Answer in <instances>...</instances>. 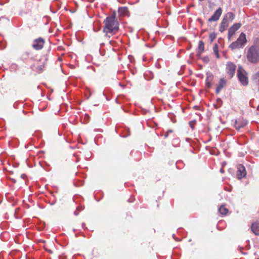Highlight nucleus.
Listing matches in <instances>:
<instances>
[{
	"instance_id": "20",
	"label": "nucleus",
	"mask_w": 259,
	"mask_h": 259,
	"mask_svg": "<svg viewBox=\"0 0 259 259\" xmlns=\"http://www.w3.org/2000/svg\"><path fill=\"white\" fill-rule=\"evenodd\" d=\"M212 78L213 77L212 76H210L207 77V78L206 79V83H205L206 87H207L208 88H210L211 87V82L212 79Z\"/></svg>"
},
{
	"instance_id": "14",
	"label": "nucleus",
	"mask_w": 259,
	"mask_h": 259,
	"mask_svg": "<svg viewBox=\"0 0 259 259\" xmlns=\"http://www.w3.org/2000/svg\"><path fill=\"white\" fill-rule=\"evenodd\" d=\"M118 13L119 16L121 17L129 16L130 15L128 8L126 7L119 8L118 10Z\"/></svg>"
},
{
	"instance_id": "26",
	"label": "nucleus",
	"mask_w": 259,
	"mask_h": 259,
	"mask_svg": "<svg viewBox=\"0 0 259 259\" xmlns=\"http://www.w3.org/2000/svg\"><path fill=\"white\" fill-rule=\"evenodd\" d=\"M257 259H259V258H257Z\"/></svg>"
},
{
	"instance_id": "19",
	"label": "nucleus",
	"mask_w": 259,
	"mask_h": 259,
	"mask_svg": "<svg viewBox=\"0 0 259 259\" xmlns=\"http://www.w3.org/2000/svg\"><path fill=\"white\" fill-rule=\"evenodd\" d=\"M213 53H214L216 57L219 59L220 58V56H219V47H218V45L215 44L214 46L213 47Z\"/></svg>"
},
{
	"instance_id": "5",
	"label": "nucleus",
	"mask_w": 259,
	"mask_h": 259,
	"mask_svg": "<svg viewBox=\"0 0 259 259\" xmlns=\"http://www.w3.org/2000/svg\"><path fill=\"white\" fill-rule=\"evenodd\" d=\"M246 35L244 33H241L237 40L233 42L230 45V48L232 49H235L236 48H239L246 42Z\"/></svg>"
},
{
	"instance_id": "17",
	"label": "nucleus",
	"mask_w": 259,
	"mask_h": 259,
	"mask_svg": "<svg viewBox=\"0 0 259 259\" xmlns=\"http://www.w3.org/2000/svg\"><path fill=\"white\" fill-rule=\"evenodd\" d=\"M219 212L222 215H226L229 211L228 209L226 207L225 205H222L219 208Z\"/></svg>"
},
{
	"instance_id": "21",
	"label": "nucleus",
	"mask_w": 259,
	"mask_h": 259,
	"mask_svg": "<svg viewBox=\"0 0 259 259\" xmlns=\"http://www.w3.org/2000/svg\"><path fill=\"white\" fill-rule=\"evenodd\" d=\"M217 34L215 32L211 33L209 35V38L210 42H212L216 38Z\"/></svg>"
},
{
	"instance_id": "24",
	"label": "nucleus",
	"mask_w": 259,
	"mask_h": 259,
	"mask_svg": "<svg viewBox=\"0 0 259 259\" xmlns=\"http://www.w3.org/2000/svg\"><path fill=\"white\" fill-rule=\"evenodd\" d=\"M220 172H221V173H224V169H223V168H221V169H220Z\"/></svg>"
},
{
	"instance_id": "15",
	"label": "nucleus",
	"mask_w": 259,
	"mask_h": 259,
	"mask_svg": "<svg viewBox=\"0 0 259 259\" xmlns=\"http://www.w3.org/2000/svg\"><path fill=\"white\" fill-rule=\"evenodd\" d=\"M251 229L255 235H259V221L253 223L251 226Z\"/></svg>"
},
{
	"instance_id": "25",
	"label": "nucleus",
	"mask_w": 259,
	"mask_h": 259,
	"mask_svg": "<svg viewBox=\"0 0 259 259\" xmlns=\"http://www.w3.org/2000/svg\"><path fill=\"white\" fill-rule=\"evenodd\" d=\"M198 1H200V2H202V1H203L204 0H198Z\"/></svg>"
},
{
	"instance_id": "8",
	"label": "nucleus",
	"mask_w": 259,
	"mask_h": 259,
	"mask_svg": "<svg viewBox=\"0 0 259 259\" xmlns=\"http://www.w3.org/2000/svg\"><path fill=\"white\" fill-rule=\"evenodd\" d=\"M246 176V171L245 167L242 164L237 165V177L238 179H241Z\"/></svg>"
},
{
	"instance_id": "6",
	"label": "nucleus",
	"mask_w": 259,
	"mask_h": 259,
	"mask_svg": "<svg viewBox=\"0 0 259 259\" xmlns=\"http://www.w3.org/2000/svg\"><path fill=\"white\" fill-rule=\"evenodd\" d=\"M236 65L231 62H228L226 64V72L229 78H231L235 74Z\"/></svg>"
},
{
	"instance_id": "3",
	"label": "nucleus",
	"mask_w": 259,
	"mask_h": 259,
	"mask_svg": "<svg viewBox=\"0 0 259 259\" xmlns=\"http://www.w3.org/2000/svg\"><path fill=\"white\" fill-rule=\"evenodd\" d=\"M47 61V58L46 57H43L33 64L31 66V68L33 71L38 73H40L45 69Z\"/></svg>"
},
{
	"instance_id": "7",
	"label": "nucleus",
	"mask_w": 259,
	"mask_h": 259,
	"mask_svg": "<svg viewBox=\"0 0 259 259\" xmlns=\"http://www.w3.org/2000/svg\"><path fill=\"white\" fill-rule=\"evenodd\" d=\"M45 40L42 37L35 39L32 44V47L35 50H40L43 48L45 44Z\"/></svg>"
},
{
	"instance_id": "9",
	"label": "nucleus",
	"mask_w": 259,
	"mask_h": 259,
	"mask_svg": "<svg viewBox=\"0 0 259 259\" xmlns=\"http://www.w3.org/2000/svg\"><path fill=\"white\" fill-rule=\"evenodd\" d=\"M222 9L221 8H219L213 13V14L209 18L208 20L209 22H211L212 21H217L220 17H221L222 14Z\"/></svg>"
},
{
	"instance_id": "12",
	"label": "nucleus",
	"mask_w": 259,
	"mask_h": 259,
	"mask_svg": "<svg viewBox=\"0 0 259 259\" xmlns=\"http://www.w3.org/2000/svg\"><path fill=\"white\" fill-rule=\"evenodd\" d=\"M229 26V21L226 18H223L219 27V31L221 32H224Z\"/></svg>"
},
{
	"instance_id": "11",
	"label": "nucleus",
	"mask_w": 259,
	"mask_h": 259,
	"mask_svg": "<svg viewBox=\"0 0 259 259\" xmlns=\"http://www.w3.org/2000/svg\"><path fill=\"white\" fill-rule=\"evenodd\" d=\"M247 124V121L243 118H238L235 121L234 126L237 130L244 127Z\"/></svg>"
},
{
	"instance_id": "4",
	"label": "nucleus",
	"mask_w": 259,
	"mask_h": 259,
	"mask_svg": "<svg viewBox=\"0 0 259 259\" xmlns=\"http://www.w3.org/2000/svg\"><path fill=\"white\" fill-rule=\"evenodd\" d=\"M237 77L243 85L246 86L248 84L247 74L241 66H239L237 70Z\"/></svg>"
},
{
	"instance_id": "10",
	"label": "nucleus",
	"mask_w": 259,
	"mask_h": 259,
	"mask_svg": "<svg viewBox=\"0 0 259 259\" xmlns=\"http://www.w3.org/2000/svg\"><path fill=\"white\" fill-rule=\"evenodd\" d=\"M240 26L239 23H235L229 29L228 33L229 40L231 39V37L235 34V32L239 29Z\"/></svg>"
},
{
	"instance_id": "16",
	"label": "nucleus",
	"mask_w": 259,
	"mask_h": 259,
	"mask_svg": "<svg viewBox=\"0 0 259 259\" xmlns=\"http://www.w3.org/2000/svg\"><path fill=\"white\" fill-rule=\"evenodd\" d=\"M204 50V44L203 41L200 40L197 48L198 53L201 54Z\"/></svg>"
},
{
	"instance_id": "1",
	"label": "nucleus",
	"mask_w": 259,
	"mask_h": 259,
	"mask_svg": "<svg viewBox=\"0 0 259 259\" xmlns=\"http://www.w3.org/2000/svg\"><path fill=\"white\" fill-rule=\"evenodd\" d=\"M103 31L106 35H112L119 30V23L115 15L107 17L103 22Z\"/></svg>"
},
{
	"instance_id": "2",
	"label": "nucleus",
	"mask_w": 259,
	"mask_h": 259,
	"mask_svg": "<svg viewBox=\"0 0 259 259\" xmlns=\"http://www.w3.org/2000/svg\"><path fill=\"white\" fill-rule=\"evenodd\" d=\"M247 60L252 64L259 61V42L256 41L246 52Z\"/></svg>"
},
{
	"instance_id": "23",
	"label": "nucleus",
	"mask_w": 259,
	"mask_h": 259,
	"mask_svg": "<svg viewBox=\"0 0 259 259\" xmlns=\"http://www.w3.org/2000/svg\"><path fill=\"white\" fill-rule=\"evenodd\" d=\"M172 131H171V130H169V131H168L166 132L164 134V138H167V137H168V135L169 133H172Z\"/></svg>"
},
{
	"instance_id": "22",
	"label": "nucleus",
	"mask_w": 259,
	"mask_h": 259,
	"mask_svg": "<svg viewBox=\"0 0 259 259\" xmlns=\"http://www.w3.org/2000/svg\"><path fill=\"white\" fill-rule=\"evenodd\" d=\"M44 249L50 253H53V251L51 249H49L47 245H45L44 246Z\"/></svg>"
},
{
	"instance_id": "18",
	"label": "nucleus",
	"mask_w": 259,
	"mask_h": 259,
	"mask_svg": "<svg viewBox=\"0 0 259 259\" xmlns=\"http://www.w3.org/2000/svg\"><path fill=\"white\" fill-rule=\"evenodd\" d=\"M224 18H226L228 21L229 20L232 21L234 19L235 15L232 12H228L225 15Z\"/></svg>"
},
{
	"instance_id": "13",
	"label": "nucleus",
	"mask_w": 259,
	"mask_h": 259,
	"mask_svg": "<svg viewBox=\"0 0 259 259\" xmlns=\"http://www.w3.org/2000/svg\"><path fill=\"white\" fill-rule=\"evenodd\" d=\"M226 84V80L225 79L221 78L215 89V93L219 94L222 89L225 87Z\"/></svg>"
}]
</instances>
